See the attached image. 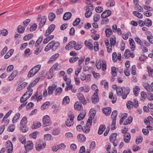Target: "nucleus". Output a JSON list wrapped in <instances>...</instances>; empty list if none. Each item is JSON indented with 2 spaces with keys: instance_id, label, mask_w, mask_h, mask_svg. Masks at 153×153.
I'll list each match as a JSON object with an SVG mask.
<instances>
[{
  "instance_id": "obj_23",
  "label": "nucleus",
  "mask_w": 153,
  "mask_h": 153,
  "mask_svg": "<svg viewBox=\"0 0 153 153\" xmlns=\"http://www.w3.org/2000/svg\"><path fill=\"white\" fill-rule=\"evenodd\" d=\"M72 16L71 13L68 12L65 13L63 16V19L65 21L67 20L70 19Z\"/></svg>"
},
{
  "instance_id": "obj_60",
  "label": "nucleus",
  "mask_w": 153,
  "mask_h": 153,
  "mask_svg": "<svg viewBox=\"0 0 153 153\" xmlns=\"http://www.w3.org/2000/svg\"><path fill=\"white\" fill-rule=\"evenodd\" d=\"M100 15L99 14H97L94 15L93 17L94 21L95 22L98 21L100 19Z\"/></svg>"
},
{
  "instance_id": "obj_18",
  "label": "nucleus",
  "mask_w": 153,
  "mask_h": 153,
  "mask_svg": "<svg viewBox=\"0 0 153 153\" xmlns=\"http://www.w3.org/2000/svg\"><path fill=\"white\" fill-rule=\"evenodd\" d=\"M131 135L129 133H126L124 135L123 139L126 143H129L131 139Z\"/></svg>"
},
{
  "instance_id": "obj_34",
  "label": "nucleus",
  "mask_w": 153,
  "mask_h": 153,
  "mask_svg": "<svg viewBox=\"0 0 153 153\" xmlns=\"http://www.w3.org/2000/svg\"><path fill=\"white\" fill-rule=\"evenodd\" d=\"M94 115L95 114H94V113H93L92 114H91L90 117H89L87 121V123L86 124L87 125H89V126H91L92 120V117H94Z\"/></svg>"
},
{
  "instance_id": "obj_56",
  "label": "nucleus",
  "mask_w": 153,
  "mask_h": 153,
  "mask_svg": "<svg viewBox=\"0 0 153 153\" xmlns=\"http://www.w3.org/2000/svg\"><path fill=\"white\" fill-rule=\"evenodd\" d=\"M73 134L70 132L66 133L65 135V137L67 139H71L73 137Z\"/></svg>"
},
{
  "instance_id": "obj_39",
  "label": "nucleus",
  "mask_w": 153,
  "mask_h": 153,
  "mask_svg": "<svg viewBox=\"0 0 153 153\" xmlns=\"http://www.w3.org/2000/svg\"><path fill=\"white\" fill-rule=\"evenodd\" d=\"M133 14L136 17L139 19H141L143 18V15L137 11H134L133 12Z\"/></svg>"
},
{
  "instance_id": "obj_3",
  "label": "nucleus",
  "mask_w": 153,
  "mask_h": 153,
  "mask_svg": "<svg viewBox=\"0 0 153 153\" xmlns=\"http://www.w3.org/2000/svg\"><path fill=\"white\" fill-rule=\"evenodd\" d=\"M27 123V118L26 117H24L20 123V128L23 132H25L27 131L28 128L26 127Z\"/></svg>"
},
{
  "instance_id": "obj_63",
  "label": "nucleus",
  "mask_w": 153,
  "mask_h": 153,
  "mask_svg": "<svg viewBox=\"0 0 153 153\" xmlns=\"http://www.w3.org/2000/svg\"><path fill=\"white\" fill-rule=\"evenodd\" d=\"M51 137L50 134H46L44 136V139L46 140H51Z\"/></svg>"
},
{
  "instance_id": "obj_22",
  "label": "nucleus",
  "mask_w": 153,
  "mask_h": 153,
  "mask_svg": "<svg viewBox=\"0 0 153 153\" xmlns=\"http://www.w3.org/2000/svg\"><path fill=\"white\" fill-rule=\"evenodd\" d=\"M59 54L58 53H56L54 54L50 58L49 60L48 61V63H50L52 62L55 60L59 57Z\"/></svg>"
},
{
  "instance_id": "obj_32",
  "label": "nucleus",
  "mask_w": 153,
  "mask_h": 153,
  "mask_svg": "<svg viewBox=\"0 0 153 153\" xmlns=\"http://www.w3.org/2000/svg\"><path fill=\"white\" fill-rule=\"evenodd\" d=\"M20 114L19 113H17L13 117L12 122L13 123H16L19 120L20 117Z\"/></svg>"
},
{
  "instance_id": "obj_50",
  "label": "nucleus",
  "mask_w": 153,
  "mask_h": 153,
  "mask_svg": "<svg viewBox=\"0 0 153 153\" xmlns=\"http://www.w3.org/2000/svg\"><path fill=\"white\" fill-rule=\"evenodd\" d=\"M133 118V117H131L128 118L124 123L123 125H126L128 124H130L132 122Z\"/></svg>"
},
{
  "instance_id": "obj_16",
  "label": "nucleus",
  "mask_w": 153,
  "mask_h": 153,
  "mask_svg": "<svg viewBox=\"0 0 153 153\" xmlns=\"http://www.w3.org/2000/svg\"><path fill=\"white\" fill-rule=\"evenodd\" d=\"M129 42L131 51H134L135 49V43L134 40L132 38H130L129 39Z\"/></svg>"
},
{
  "instance_id": "obj_4",
  "label": "nucleus",
  "mask_w": 153,
  "mask_h": 153,
  "mask_svg": "<svg viewBox=\"0 0 153 153\" xmlns=\"http://www.w3.org/2000/svg\"><path fill=\"white\" fill-rule=\"evenodd\" d=\"M117 134L116 133H113L111 134L109 137L110 142L113 143L114 147L117 146L118 143L117 140H116Z\"/></svg>"
},
{
  "instance_id": "obj_55",
  "label": "nucleus",
  "mask_w": 153,
  "mask_h": 153,
  "mask_svg": "<svg viewBox=\"0 0 153 153\" xmlns=\"http://www.w3.org/2000/svg\"><path fill=\"white\" fill-rule=\"evenodd\" d=\"M110 42L111 45L114 46L116 43V38L115 37H111L110 38Z\"/></svg>"
},
{
  "instance_id": "obj_21",
  "label": "nucleus",
  "mask_w": 153,
  "mask_h": 153,
  "mask_svg": "<svg viewBox=\"0 0 153 153\" xmlns=\"http://www.w3.org/2000/svg\"><path fill=\"white\" fill-rule=\"evenodd\" d=\"M143 86L144 88L149 92L152 91L153 90L151 85L147 82L144 83Z\"/></svg>"
},
{
  "instance_id": "obj_54",
  "label": "nucleus",
  "mask_w": 153,
  "mask_h": 153,
  "mask_svg": "<svg viewBox=\"0 0 153 153\" xmlns=\"http://www.w3.org/2000/svg\"><path fill=\"white\" fill-rule=\"evenodd\" d=\"M89 76H90V74H88L86 76L84 74H82L80 75V78L81 80L84 81L85 80H87V78L88 77H89Z\"/></svg>"
},
{
  "instance_id": "obj_7",
  "label": "nucleus",
  "mask_w": 153,
  "mask_h": 153,
  "mask_svg": "<svg viewBox=\"0 0 153 153\" xmlns=\"http://www.w3.org/2000/svg\"><path fill=\"white\" fill-rule=\"evenodd\" d=\"M6 146L7 153H12L13 150V147L11 142L10 140L7 141L6 142Z\"/></svg>"
},
{
  "instance_id": "obj_10",
  "label": "nucleus",
  "mask_w": 153,
  "mask_h": 153,
  "mask_svg": "<svg viewBox=\"0 0 153 153\" xmlns=\"http://www.w3.org/2000/svg\"><path fill=\"white\" fill-rule=\"evenodd\" d=\"M76 96L80 102L83 104L86 105V104L87 102L86 100L82 94L79 92L77 94Z\"/></svg>"
},
{
  "instance_id": "obj_62",
  "label": "nucleus",
  "mask_w": 153,
  "mask_h": 153,
  "mask_svg": "<svg viewBox=\"0 0 153 153\" xmlns=\"http://www.w3.org/2000/svg\"><path fill=\"white\" fill-rule=\"evenodd\" d=\"M80 21V19L79 18H76L75 20L73 22V25L75 26L77 25Z\"/></svg>"
},
{
  "instance_id": "obj_38",
  "label": "nucleus",
  "mask_w": 153,
  "mask_h": 153,
  "mask_svg": "<svg viewBox=\"0 0 153 153\" xmlns=\"http://www.w3.org/2000/svg\"><path fill=\"white\" fill-rule=\"evenodd\" d=\"M27 91L23 95L24 97H25L27 95H29L31 96L33 93V89L27 87Z\"/></svg>"
},
{
  "instance_id": "obj_12",
  "label": "nucleus",
  "mask_w": 153,
  "mask_h": 153,
  "mask_svg": "<svg viewBox=\"0 0 153 153\" xmlns=\"http://www.w3.org/2000/svg\"><path fill=\"white\" fill-rule=\"evenodd\" d=\"M56 85H52L49 86L47 90L48 93V96H50L52 95L53 93V91L56 88Z\"/></svg>"
},
{
  "instance_id": "obj_29",
  "label": "nucleus",
  "mask_w": 153,
  "mask_h": 153,
  "mask_svg": "<svg viewBox=\"0 0 153 153\" xmlns=\"http://www.w3.org/2000/svg\"><path fill=\"white\" fill-rule=\"evenodd\" d=\"M27 85V82H24L22 84L19 85L16 88L17 91H19L22 90V89L25 88Z\"/></svg>"
},
{
  "instance_id": "obj_47",
  "label": "nucleus",
  "mask_w": 153,
  "mask_h": 153,
  "mask_svg": "<svg viewBox=\"0 0 153 153\" xmlns=\"http://www.w3.org/2000/svg\"><path fill=\"white\" fill-rule=\"evenodd\" d=\"M52 42H51L48 44L45 49V51H48L51 49L53 48V46H52L53 45H52Z\"/></svg>"
},
{
  "instance_id": "obj_45",
  "label": "nucleus",
  "mask_w": 153,
  "mask_h": 153,
  "mask_svg": "<svg viewBox=\"0 0 153 153\" xmlns=\"http://www.w3.org/2000/svg\"><path fill=\"white\" fill-rule=\"evenodd\" d=\"M147 69L149 76L150 77L153 78V69H152L149 66L147 67Z\"/></svg>"
},
{
  "instance_id": "obj_1",
  "label": "nucleus",
  "mask_w": 153,
  "mask_h": 153,
  "mask_svg": "<svg viewBox=\"0 0 153 153\" xmlns=\"http://www.w3.org/2000/svg\"><path fill=\"white\" fill-rule=\"evenodd\" d=\"M130 91L129 88L127 87H123L119 88L117 90V94L118 96H122L124 99L126 98Z\"/></svg>"
},
{
  "instance_id": "obj_24",
  "label": "nucleus",
  "mask_w": 153,
  "mask_h": 153,
  "mask_svg": "<svg viewBox=\"0 0 153 153\" xmlns=\"http://www.w3.org/2000/svg\"><path fill=\"white\" fill-rule=\"evenodd\" d=\"M41 126V123L38 121L33 122V125L32 126L31 128L32 129L37 128Z\"/></svg>"
},
{
  "instance_id": "obj_64",
  "label": "nucleus",
  "mask_w": 153,
  "mask_h": 153,
  "mask_svg": "<svg viewBox=\"0 0 153 153\" xmlns=\"http://www.w3.org/2000/svg\"><path fill=\"white\" fill-rule=\"evenodd\" d=\"M143 140V137H139L136 140V143L137 144H139L141 143Z\"/></svg>"
},
{
  "instance_id": "obj_13",
  "label": "nucleus",
  "mask_w": 153,
  "mask_h": 153,
  "mask_svg": "<svg viewBox=\"0 0 153 153\" xmlns=\"http://www.w3.org/2000/svg\"><path fill=\"white\" fill-rule=\"evenodd\" d=\"M111 13V10H108L104 11L101 15V18H105L110 16Z\"/></svg>"
},
{
  "instance_id": "obj_28",
  "label": "nucleus",
  "mask_w": 153,
  "mask_h": 153,
  "mask_svg": "<svg viewBox=\"0 0 153 153\" xmlns=\"http://www.w3.org/2000/svg\"><path fill=\"white\" fill-rule=\"evenodd\" d=\"M18 74V72L16 71H13L11 74L9 76L8 79L9 80H13V79L17 76Z\"/></svg>"
},
{
  "instance_id": "obj_46",
  "label": "nucleus",
  "mask_w": 153,
  "mask_h": 153,
  "mask_svg": "<svg viewBox=\"0 0 153 153\" xmlns=\"http://www.w3.org/2000/svg\"><path fill=\"white\" fill-rule=\"evenodd\" d=\"M50 104V102L49 101H47L45 102L41 106V109L42 110H44L47 108Z\"/></svg>"
},
{
  "instance_id": "obj_27",
  "label": "nucleus",
  "mask_w": 153,
  "mask_h": 153,
  "mask_svg": "<svg viewBox=\"0 0 153 153\" xmlns=\"http://www.w3.org/2000/svg\"><path fill=\"white\" fill-rule=\"evenodd\" d=\"M74 108L75 110H80L83 108L81 104L78 102H76L75 103Z\"/></svg>"
},
{
  "instance_id": "obj_44",
  "label": "nucleus",
  "mask_w": 153,
  "mask_h": 153,
  "mask_svg": "<svg viewBox=\"0 0 153 153\" xmlns=\"http://www.w3.org/2000/svg\"><path fill=\"white\" fill-rule=\"evenodd\" d=\"M62 91V89L61 87L57 88L54 91V93L56 95H59L61 93Z\"/></svg>"
},
{
  "instance_id": "obj_58",
  "label": "nucleus",
  "mask_w": 153,
  "mask_h": 153,
  "mask_svg": "<svg viewBox=\"0 0 153 153\" xmlns=\"http://www.w3.org/2000/svg\"><path fill=\"white\" fill-rule=\"evenodd\" d=\"M43 39V37L42 36H40L39 39L36 41L35 44V47L38 46L42 42Z\"/></svg>"
},
{
  "instance_id": "obj_19",
  "label": "nucleus",
  "mask_w": 153,
  "mask_h": 153,
  "mask_svg": "<svg viewBox=\"0 0 153 153\" xmlns=\"http://www.w3.org/2000/svg\"><path fill=\"white\" fill-rule=\"evenodd\" d=\"M47 17L45 16H43L41 19L39 24V27L40 28L42 27L45 25Z\"/></svg>"
},
{
  "instance_id": "obj_48",
  "label": "nucleus",
  "mask_w": 153,
  "mask_h": 153,
  "mask_svg": "<svg viewBox=\"0 0 153 153\" xmlns=\"http://www.w3.org/2000/svg\"><path fill=\"white\" fill-rule=\"evenodd\" d=\"M74 120L68 119L65 122L66 125L69 127L71 126L74 123Z\"/></svg>"
},
{
  "instance_id": "obj_15",
  "label": "nucleus",
  "mask_w": 153,
  "mask_h": 153,
  "mask_svg": "<svg viewBox=\"0 0 153 153\" xmlns=\"http://www.w3.org/2000/svg\"><path fill=\"white\" fill-rule=\"evenodd\" d=\"M103 113L106 116L110 115L111 112V108L109 107L103 108L102 109Z\"/></svg>"
},
{
  "instance_id": "obj_61",
  "label": "nucleus",
  "mask_w": 153,
  "mask_h": 153,
  "mask_svg": "<svg viewBox=\"0 0 153 153\" xmlns=\"http://www.w3.org/2000/svg\"><path fill=\"white\" fill-rule=\"evenodd\" d=\"M94 6L91 4L88 5L87 7L85 9L86 11H89L90 12H92V11L94 10Z\"/></svg>"
},
{
  "instance_id": "obj_37",
  "label": "nucleus",
  "mask_w": 153,
  "mask_h": 153,
  "mask_svg": "<svg viewBox=\"0 0 153 153\" xmlns=\"http://www.w3.org/2000/svg\"><path fill=\"white\" fill-rule=\"evenodd\" d=\"M99 101L98 95H93L92 97V101L94 103L98 102Z\"/></svg>"
},
{
  "instance_id": "obj_31",
  "label": "nucleus",
  "mask_w": 153,
  "mask_h": 153,
  "mask_svg": "<svg viewBox=\"0 0 153 153\" xmlns=\"http://www.w3.org/2000/svg\"><path fill=\"white\" fill-rule=\"evenodd\" d=\"M54 36L53 35H51L46 38L44 39L43 41V43L44 44H46L49 41L53 38Z\"/></svg>"
},
{
  "instance_id": "obj_5",
  "label": "nucleus",
  "mask_w": 153,
  "mask_h": 153,
  "mask_svg": "<svg viewBox=\"0 0 153 153\" xmlns=\"http://www.w3.org/2000/svg\"><path fill=\"white\" fill-rule=\"evenodd\" d=\"M42 122L44 125L45 126H49L51 124L50 117L48 115H46L43 117Z\"/></svg>"
},
{
  "instance_id": "obj_17",
  "label": "nucleus",
  "mask_w": 153,
  "mask_h": 153,
  "mask_svg": "<svg viewBox=\"0 0 153 153\" xmlns=\"http://www.w3.org/2000/svg\"><path fill=\"white\" fill-rule=\"evenodd\" d=\"M42 95H40L38 96V94H36L34 96L32 97L31 99L33 101H37V102H39L42 99Z\"/></svg>"
},
{
  "instance_id": "obj_51",
  "label": "nucleus",
  "mask_w": 153,
  "mask_h": 153,
  "mask_svg": "<svg viewBox=\"0 0 153 153\" xmlns=\"http://www.w3.org/2000/svg\"><path fill=\"white\" fill-rule=\"evenodd\" d=\"M33 34H29L23 37V39L25 41H27L32 38L33 36Z\"/></svg>"
},
{
  "instance_id": "obj_35",
  "label": "nucleus",
  "mask_w": 153,
  "mask_h": 153,
  "mask_svg": "<svg viewBox=\"0 0 153 153\" xmlns=\"http://www.w3.org/2000/svg\"><path fill=\"white\" fill-rule=\"evenodd\" d=\"M91 126L87 125L84 126L82 128L83 131L85 133H88L89 132L90 130V127Z\"/></svg>"
},
{
  "instance_id": "obj_9",
  "label": "nucleus",
  "mask_w": 153,
  "mask_h": 153,
  "mask_svg": "<svg viewBox=\"0 0 153 153\" xmlns=\"http://www.w3.org/2000/svg\"><path fill=\"white\" fill-rule=\"evenodd\" d=\"M90 89V88L89 86L84 85L80 87L78 89V91L80 93L83 92L84 93H87L89 92Z\"/></svg>"
},
{
  "instance_id": "obj_33",
  "label": "nucleus",
  "mask_w": 153,
  "mask_h": 153,
  "mask_svg": "<svg viewBox=\"0 0 153 153\" xmlns=\"http://www.w3.org/2000/svg\"><path fill=\"white\" fill-rule=\"evenodd\" d=\"M140 90V88L138 86H136L134 88L133 93L136 97H137L138 95Z\"/></svg>"
},
{
  "instance_id": "obj_26",
  "label": "nucleus",
  "mask_w": 153,
  "mask_h": 153,
  "mask_svg": "<svg viewBox=\"0 0 153 153\" xmlns=\"http://www.w3.org/2000/svg\"><path fill=\"white\" fill-rule=\"evenodd\" d=\"M84 44L90 50L93 49V45L92 43L89 41L85 40Z\"/></svg>"
},
{
  "instance_id": "obj_30",
  "label": "nucleus",
  "mask_w": 153,
  "mask_h": 153,
  "mask_svg": "<svg viewBox=\"0 0 153 153\" xmlns=\"http://www.w3.org/2000/svg\"><path fill=\"white\" fill-rule=\"evenodd\" d=\"M115 5V2L113 0H108L106 3V5L108 7H112Z\"/></svg>"
},
{
  "instance_id": "obj_57",
  "label": "nucleus",
  "mask_w": 153,
  "mask_h": 153,
  "mask_svg": "<svg viewBox=\"0 0 153 153\" xmlns=\"http://www.w3.org/2000/svg\"><path fill=\"white\" fill-rule=\"evenodd\" d=\"M117 114V112L116 110H114L112 112L111 115V117L112 120L114 119L116 120V118Z\"/></svg>"
},
{
  "instance_id": "obj_8",
  "label": "nucleus",
  "mask_w": 153,
  "mask_h": 153,
  "mask_svg": "<svg viewBox=\"0 0 153 153\" xmlns=\"http://www.w3.org/2000/svg\"><path fill=\"white\" fill-rule=\"evenodd\" d=\"M61 68V65L58 62H56L53 65L50 69V72L51 73H53V71H58L60 70Z\"/></svg>"
},
{
  "instance_id": "obj_53",
  "label": "nucleus",
  "mask_w": 153,
  "mask_h": 153,
  "mask_svg": "<svg viewBox=\"0 0 153 153\" xmlns=\"http://www.w3.org/2000/svg\"><path fill=\"white\" fill-rule=\"evenodd\" d=\"M60 130L58 128L54 129L52 132V134L54 135H57L59 134Z\"/></svg>"
},
{
  "instance_id": "obj_20",
  "label": "nucleus",
  "mask_w": 153,
  "mask_h": 153,
  "mask_svg": "<svg viewBox=\"0 0 153 153\" xmlns=\"http://www.w3.org/2000/svg\"><path fill=\"white\" fill-rule=\"evenodd\" d=\"M77 139L78 141L81 143L85 142L86 140L85 137L84 135L82 134L78 135Z\"/></svg>"
},
{
  "instance_id": "obj_36",
  "label": "nucleus",
  "mask_w": 153,
  "mask_h": 153,
  "mask_svg": "<svg viewBox=\"0 0 153 153\" xmlns=\"http://www.w3.org/2000/svg\"><path fill=\"white\" fill-rule=\"evenodd\" d=\"M144 25L149 27L152 25V22L151 20L147 19H146L144 21Z\"/></svg>"
},
{
  "instance_id": "obj_52",
  "label": "nucleus",
  "mask_w": 153,
  "mask_h": 153,
  "mask_svg": "<svg viewBox=\"0 0 153 153\" xmlns=\"http://www.w3.org/2000/svg\"><path fill=\"white\" fill-rule=\"evenodd\" d=\"M25 27H23L21 25H19L17 28L18 31L19 33H22L24 32L25 30Z\"/></svg>"
},
{
  "instance_id": "obj_6",
  "label": "nucleus",
  "mask_w": 153,
  "mask_h": 153,
  "mask_svg": "<svg viewBox=\"0 0 153 153\" xmlns=\"http://www.w3.org/2000/svg\"><path fill=\"white\" fill-rule=\"evenodd\" d=\"M25 144V147L27 152L32 150L33 147V143L31 141H27Z\"/></svg>"
},
{
  "instance_id": "obj_41",
  "label": "nucleus",
  "mask_w": 153,
  "mask_h": 153,
  "mask_svg": "<svg viewBox=\"0 0 153 153\" xmlns=\"http://www.w3.org/2000/svg\"><path fill=\"white\" fill-rule=\"evenodd\" d=\"M86 115L85 112H82L80 113L78 116L77 119L78 121H80L83 119Z\"/></svg>"
},
{
  "instance_id": "obj_49",
  "label": "nucleus",
  "mask_w": 153,
  "mask_h": 153,
  "mask_svg": "<svg viewBox=\"0 0 153 153\" xmlns=\"http://www.w3.org/2000/svg\"><path fill=\"white\" fill-rule=\"evenodd\" d=\"M111 74L112 76H117V73L116 68L114 67H111Z\"/></svg>"
},
{
  "instance_id": "obj_42",
  "label": "nucleus",
  "mask_w": 153,
  "mask_h": 153,
  "mask_svg": "<svg viewBox=\"0 0 153 153\" xmlns=\"http://www.w3.org/2000/svg\"><path fill=\"white\" fill-rule=\"evenodd\" d=\"M56 17L55 14L53 12L50 13L48 15V19L50 21H53Z\"/></svg>"
},
{
  "instance_id": "obj_43",
  "label": "nucleus",
  "mask_w": 153,
  "mask_h": 153,
  "mask_svg": "<svg viewBox=\"0 0 153 153\" xmlns=\"http://www.w3.org/2000/svg\"><path fill=\"white\" fill-rule=\"evenodd\" d=\"M105 33L107 37H110L113 34L112 31L110 28L106 29L105 30Z\"/></svg>"
},
{
  "instance_id": "obj_59",
  "label": "nucleus",
  "mask_w": 153,
  "mask_h": 153,
  "mask_svg": "<svg viewBox=\"0 0 153 153\" xmlns=\"http://www.w3.org/2000/svg\"><path fill=\"white\" fill-rule=\"evenodd\" d=\"M68 117L70 118L69 119L74 120V116L73 112L71 111L68 112Z\"/></svg>"
},
{
  "instance_id": "obj_2",
  "label": "nucleus",
  "mask_w": 153,
  "mask_h": 153,
  "mask_svg": "<svg viewBox=\"0 0 153 153\" xmlns=\"http://www.w3.org/2000/svg\"><path fill=\"white\" fill-rule=\"evenodd\" d=\"M41 67V65H38L32 68L30 70L28 74V77L30 78L33 76L39 70Z\"/></svg>"
},
{
  "instance_id": "obj_11",
  "label": "nucleus",
  "mask_w": 153,
  "mask_h": 153,
  "mask_svg": "<svg viewBox=\"0 0 153 153\" xmlns=\"http://www.w3.org/2000/svg\"><path fill=\"white\" fill-rule=\"evenodd\" d=\"M76 44V42L75 41H71L66 45L65 49L67 50H70L74 48Z\"/></svg>"
},
{
  "instance_id": "obj_40",
  "label": "nucleus",
  "mask_w": 153,
  "mask_h": 153,
  "mask_svg": "<svg viewBox=\"0 0 153 153\" xmlns=\"http://www.w3.org/2000/svg\"><path fill=\"white\" fill-rule=\"evenodd\" d=\"M70 101V99L69 97L66 96L63 99L62 101V103L64 105H66L69 103Z\"/></svg>"
},
{
  "instance_id": "obj_25",
  "label": "nucleus",
  "mask_w": 153,
  "mask_h": 153,
  "mask_svg": "<svg viewBox=\"0 0 153 153\" xmlns=\"http://www.w3.org/2000/svg\"><path fill=\"white\" fill-rule=\"evenodd\" d=\"M52 42V45L53 46V50L54 49L55 50L57 49L60 46V43L58 42H55L54 41H52L51 42Z\"/></svg>"
},
{
  "instance_id": "obj_14",
  "label": "nucleus",
  "mask_w": 153,
  "mask_h": 153,
  "mask_svg": "<svg viewBox=\"0 0 153 153\" xmlns=\"http://www.w3.org/2000/svg\"><path fill=\"white\" fill-rule=\"evenodd\" d=\"M46 144L43 143V142H41L39 143H36V149L37 151H40L45 148Z\"/></svg>"
}]
</instances>
